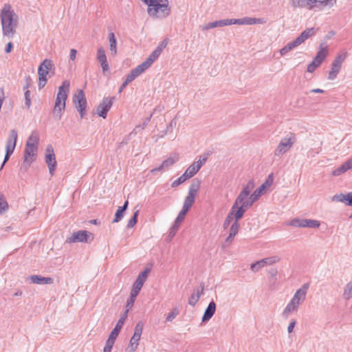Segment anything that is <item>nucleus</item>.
I'll return each mask as SVG.
<instances>
[{"label":"nucleus","instance_id":"obj_23","mask_svg":"<svg viewBox=\"0 0 352 352\" xmlns=\"http://www.w3.org/2000/svg\"><path fill=\"white\" fill-rule=\"evenodd\" d=\"M204 283H201L199 287L195 288L188 298V304L194 307L199 301L200 297L204 294Z\"/></svg>","mask_w":352,"mask_h":352},{"label":"nucleus","instance_id":"obj_33","mask_svg":"<svg viewBox=\"0 0 352 352\" xmlns=\"http://www.w3.org/2000/svg\"><path fill=\"white\" fill-rule=\"evenodd\" d=\"M200 187V182L197 179H193L189 188L188 195L186 198H195Z\"/></svg>","mask_w":352,"mask_h":352},{"label":"nucleus","instance_id":"obj_28","mask_svg":"<svg viewBox=\"0 0 352 352\" xmlns=\"http://www.w3.org/2000/svg\"><path fill=\"white\" fill-rule=\"evenodd\" d=\"M254 188V183L253 180L249 181L247 184L243 188L237 198H249L250 193Z\"/></svg>","mask_w":352,"mask_h":352},{"label":"nucleus","instance_id":"obj_7","mask_svg":"<svg viewBox=\"0 0 352 352\" xmlns=\"http://www.w3.org/2000/svg\"><path fill=\"white\" fill-rule=\"evenodd\" d=\"M152 59L150 58L148 60H144L142 63L138 65L136 67L133 69L130 74L127 75L124 81L121 85L119 89V93L122 92V90L132 81H133L137 77L144 72L148 68L151 66Z\"/></svg>","mask_w":352,"mask_h":352},{"label":"nucleus","instance_id":"obj_62","mask_svg":"<svg viewBox=\"0 0 352 352\" xmlns=\"http://www.w3.org/2000/svg\"><path fill=\"white\" fill-rule=\"evenodd\" d=\"M140 293V291L135 289L133 288H131L130 296L132 297V298H136L138 294Z\"/></svg>","mask_w":352,"mask_h":352},{"label":"nucleus","instance_id":"obj_18","mask_svg":"<svg viewBox=\"0 0 352 352\" xmlns=\"http://www.w3.org/2000/svg\"><path fill=\"white\" fill-rule=\"evenodd\" d=\"M230 25H254L263 24L265 23V20L262 18L244 17L242 19H230Z\"/></svg>","mask_w":352,"mask_h":352},{"label":"nucleus","instance_id":"obj_30","mask_svg":"<svg viewBox=\"0 0 352 352\" xmlns=\"http://www.w3.org/2000/svg\"><path fill=\"white\" fill-rule=\"evenodd\" d=\"M167 43L166 41H163L160 46H158L145 60H148L150 58L152 59L151 65L158 58L162 53V50L166 47Z\"/></svg>","mask_w":352,"mask_h":352},{"label":"nucleus","instance_id":"obj_35","mask_svg":"<svg viewBox=\"0 0 352 352\" xmlns=\"http://www.w3.org/2000/svg\"><path fill=\"white\" fill-rule=\"evenodd\" d=\"M128 204H129V202L128 201L126 200L123 206H120L116 212V214H115V218L113 220V223H117V222H119L122 218L123 217V214H124V212L126 210V209L127 208V206H128Z\"/></svg>","mask_w":352,"mask_h":352},{"label":"nucleus","instance_id":"obj_6","mask_svg":"<svg viewBox=\"0 0 352 352\" xmlns=\"http://www.w3.org/2000/svg\"><path fill=\"white\" fill-rule=\"evenodd\" d=\"M314 34L315 30L314 28L306 29L295 40L280 50V55L285 56L287 52L299 46Z\"/></svg>","mask_w":352,"mask_h":352},{"label":"nucleus","instance_id":"obj_19","mask_svg":"<svg viewBox=\"0 0 352 352\" xmlns=\"http://www.w3.org/2000/svg\"><path fill=\"white\" fill-rule=\"evenodd\" d=\"M54 69V65L52 60L45 58L39 65L38 69V76H41V78L44 79L47 75Z\"/></svg>","mask_w":352,"mask_h":352},{"label":"nucleus","instance_id":"obj_42","mask_svg":"<svg viewBox=\"0 0 352 352\" xmlns=\"http://www.w3.org/2000/svg\"><path fill=\"white\" fill-rule=\"evenodd\" d=\"M139 345V341L131 337L129 344L126 349V352H135Z\"/></svg>","mask_w":352,"mask_h":352},{"label":"nucleus","instance_id":"obj_49","mask_svg":"<svg viewBox=\"0 0 352 352\" xmlns=\"http://www.w3.org/2000/svg\"><path fill=\"white\" fill-rule=\"evenodd\" d=\"M30 95L31 93L29 90L25 91V105L28 109H30L32 104Z\"/></svg>","mask_w":352,"mask_h":352},{"label":"nucleus","instance_id":"obj_47","mask_svg":"<svg viewBox=\"0 0 352 352\" xmlns=\"http://www.w3.org/2000/svg\"><path fill=\"white\" fill-rule=\"evenodd\" d=\"M187 179H188V177L183 173L182 175L173 182L171 186L173 188H175L186 182Z\"/></svg>","mask_w":352,"mask_h":352},{"label":"nucleus","instance_id":"obj_54","mask_svg":"<svg viewBox=\"0 0 352 352\" xmlns=\"http://www.w3.org/2000/svg\"><path fill=\"white\" fill-rule=\"evenodd\" d=\"M32 79L30 76H27L25 78V85L23 86V90H28V89L32 85Z\"/></svg>","mask_w":352,"mask_h":352},{"label":"nucleus","instance_id":"obj_50","mask_svg":"<svg viewBox=\"0 0 352 352\" xmlns=\"http://www.w3.org/2000/svg\"><path fill=\"white\" fill-rule=\"evenodd\" d=\"M8 209V204L6 199H0V214H3Z\"/></svg>","mask_w":352,"mask_h":352},{"label":"nucleus","instance_id":"obj_44","mask_svg":"<svg viewBox=\"0 0 352 352\" xmlns=\"http://www.w3.org/2000/svg\"><path fill=\"white\" fill-rule=\"evenodd\" d=\"M320 225V223L318 220L305 219V228H317Z\"/></svg>","mask_w":352,"mask_h":352},{"label":"nucleus","instance_id":"obj_51","mask_svg":"<svg viewBox=\"0 0 352 352\" xmlns=\"http://www.w3.org/2000/svg\"><path fill=\"white\" fill-rule=\"evenodd\" d=\"M320 65L318 64L317 62H315L314 60H312L307 66V72L312 73L316 70V69L319 67Z\"/></svg>","mask_w":352,"mask_h":352},{"label":"nucleus","instance_id":"obj_36","mask_svg":"<svg viewBox=\"0 0 352 352\" xmlns=\"http://www.w3.org/2000/svg\"><path fill=\"white\" fill-rule=\"evenodd\" d=\"M328 54V50L327 48L320 47V50L318 52L317 55L314 58L315 62H317L318 64H321L322 61L326 58Z\"/></svg>","mask_w":352,"mask_h":352},{"label":"nucleus","instance_id":"obj_59","mask_svg":"<svg viewBox=\"0 0 352 352\" xmlns=\"http://www.w3.org/2000/svg\"><path fill=\"white\" fill-rule=\"evenodd\" d=\"M186 214H184V212H180L179 214L177 215L176 219L175 221L181 224V223L183 221V220L185 218Z\"/></svg>","mask_w":352,"mask_h":352},{"label":"nucleus","instance_id":"obj_55","mask_svg":"<svg viewBox=\"0 0 352 352\" xmlns=\"http://www.w3.org/2000/svg\"><path fill=\"white\" fill-rule=\"evenodd\" d=\"M332 198H352V192L344 194L340 193L336 194L332 197Z\"/></svg>","mask_w":352,"mask_h":352},{"label":"nucleus","instance_id":"obj_52","mask_svg":"<svg viewBox=\"0 0 352 352\" xmlns=\"http://www.w3.org/2000/svg\"><path fill=\"white\" fill-rule=\"evenodd\" d=\"M138 211L137 210L134 214L131 219L127 223L128 228H132L135 226L137 222V217H138Z\"/></svg>","mask_w":352,"mask_h":352},{"label":"nucleus","instance_id":"obj_15","mask_svg":"<svg viewBox=\"0 0 352 352\" xmlns=\"http://www.w3.org/2000/svg\"><path fill=\"white\" fill-rule=\"evenodd\" d=\"M273 182V174H270L265 181L251 194L249 198H259L264 195L272 185Z\"/></svg>","mask_w":352,"mask_h":352},{"label":"nucleus","instance_id":"obj_24","mask_svg":"<svg viewBox=\"0 0 352 352\" xmlns=\"http://www.w3.org/2000/svg\"><path fill=\"white\" fill-rule=\"evenodd\" d=\"M27 279L30 280L31 283L37 285H51L54 283V280L51 277H43L40 275H32Z\"/></svg>","mask_w":352,"mask_h":352},{"label":"nucleus","instance_id":"obj_3","mask_svg":"<svg viewBox=\"0 0 352 352\" xmlns=\"http://www.w3.org/2000/svg\"><path fill=\"white\" fill-rule=\"evenodd\" d=\"M255 200L256 199H236L223 222V228L226 229L233 219L239 221V220L243 217L245 212L252 206Z\"/></svg>","mask_w":352,"mask_h":352},{"label":"nucleus","instance_id":"obj_45","mask_svg":"<svg viewBox=\"0 0 352 352\" xmlns=\"http://www.w3.org/2000/svg\"><path fill=\"white\" fill-rule=\"evenodd\" d=\"M128 313H129V309H126V311L124 312L122 316L120 318V319L118 320V321L117 322V323L116 324V327H117L120 329H122V326L124 323V321L127 318Z\"/></svg>","mask_w":352,"mask_h":352},{"label":"nucleus","instance_id":"obj_4","mask_svg":"<svg viewBox=\"0 0 352 352\" xmlns=\"http://www.w3.org/2000/svg\"><path fill=\"white\" fill-rule=\"evenodd\" d=\"M147 6V14L153 19H164L170 14L168 0H141Z\"/></svg>","mask_w":352,"mask_h":352},{"label":"nucleus","instance_id":"obj_46","mask_svg":"<svg viewBox=\"0 0 352 352\" xmlns=\"http://www.w3.org/2000/svg\"><path fill=\"white\" fill-rule=\"evenodd\" d=\"M179 311L177 308H173L172 311L166 316V321L172 322L179 314Z\"/></svg>","mask_w":352,"mask_h":352},{"label":"nucleus","instance_id":"obj_60","mask_svg":"<svg viewBox=\"0 0 352 352\" xmlns=\"http://www.w3.org/2000/svg\"><path fill=\"white\" fill-rule=\"evenodd\" d=\"M186 214H184V212H180L179 214L177 215L176 219L175 221L181 224V223L183 221V220L185 218Z\"/></svg>","mask_w":352,"mask_h":352},{"label":"nucleus","instance_id":"obj_37","mask_svg":"<svg viewBox=\"0 0 352 352\" xmlns=\"http://www.w3.org/2000/svg\"><path fill=\"white\" fill-rule=\"evenodd\" d=\"M261 261L263 267H265V265H272L278 263L280 261V258L278 256H272L263 258Z\"/></svg>","mask_w":352,"mask_h":352},{"label":"nucleus","instance_id":"obj_12","mask_svg":"<svg viewBox=\"0 0 352 352\" xmlns=\"http://www.w3.org/2000/svg\"><path fill=\"white\" fill-rule=\"evenodd\" d=\"M73 102L80 116V118H83L85 114L87 107V100L85 98L84 91L82 89H78L74 95Z\"/></svg>","mask_w":352,"mask_h":352},{"label":"nucleus","instance_id":"obj_9","mask_svg":"<svg viewBox=\"0 0 352 352\" xmlns=\"http://www.w3.org/2000/svg\"><path fill=\"white\" fill-rule=\"evenodd\" d=\"M18 140V133L16 129H11L9 132L8 137L6 144V154L3 162L1 166V169L3 168L5 164L9 160L11 155L14 153L16 146Z\"/></svg>","mask_w":352,"mask_h":352},{"label":"nucleus","instance_id":"obj_5","mask_svg":"<svg viewBox=\"0 0 352 352\" xmlns=\"http://www.w3.org/2000/svg\"><path fill=\"white\" fill-rule=\"evenodd\" d=\"M69 85L70 83L68 80H64L62 85L58 87V91L53 110L54 113L58 119H60L62 116L61 111L65 108V102L69 91Z\"/></svg>","mask_w":352,"mask_h":352},{"label":"nucleus","instance_id":"obj_64","mask_svg":"<svg viewBox=\"0 0 352 352\" xmlns=\"http://www.w3.org/2000/svg\"><path fill=\"white\" fill-rule=\"evenodd\" d=\"M12 47H13V45L11 42H9L7 45H6V49H5V52L6 53H10L12 50Z\"/></svg>","mask_w":352,"mask_h":352},{"label":"nucleus","instance_id":"obj_34","mask_svg":"<svg viewBox=\"0 0 352 352\" xmlns=\"http://www.w3.org/2000/svg\"><path fill=\"white\" fill-rule=\"evenodd\" d=\"M109 50L112 56L117 54V41L113 32L109 34Z\"/></svg>","mask_w":352,"mask_h":352},{"label":"nucleus","instance_id":"obj_61","mask_svg":"<svg viewBox=\"0 0 352 352\" xmlns=\"http://www.w3.org/2000/svg\"><path fill=\"white\" fill-rule=\"evenodd\" d=\"M135 300V298H132V297L129 296V299L126 301V307L128 309L132 307V306L134 304V302Z\"/></svg>","mask_w":352,"mask_h":352},{"label":"nucleus","instance_id":"obj_14","mask_svg":"<svg viewBox=\"0 0 352 352\" xmlns=\"http://www.w3.org/2000/svg\"><path fill=\"white\" fill-rule=\"evenodd\" d=\"M93 239L92 233L86 230H80L74 232L71 236L67 237L66 241L69 243L76 242L87 243L93 240Z\"/></svg>","mask_w":352,"mask_h":352},{"label":"nucleus","instance_id":"obj_57","mask_svg":"<svg viewBox=\"0 0 352 352\" xmlns=\"http://www.w3.org/2000/svg\"><path fill=\"white\" fill-rule=\"evenodd\" d=\"M296 324V319L293 318V319H292L290 320V322H289V324L288 325V327H287V331H288L289 333H292L293 331L294 328Z\"/></svg>","mask_w":352,"mask_h":352},{"label":"nucleus","instance_id":"obj_27","mask_svg":"<svg viewBox=\"0 0 352 352\" xmlns=\"http://www.w3.org/2000/svg\"><path fill=\"white\" fill-rule=\"evenodd\" d=\"M216 311V304L214 301H211L206 309H205L204 314L202 317V322L209 320L214 314Z\"/></svg>","mask_w":352,"mask_h":352},{"label":"nucleus","instance_id":"obj_32","mask_svg":"<svg viewBox=\"0 0 352 352\" xmlns=\"http://www.w3.org/2000/svg\"><path fill=\"white\" fill-rule=\"evenodd\" d=\"M39 135L36 131H33L28 137L25 145H30L32 147L38 148Z\"/></svg>","mask_w":352,"mask_h":352},{"label":"nucleus","instance_id":"obj_22","mask_svg":"<svg viewBox=\"0 0 352 352\" xmlns=\"http://www.w3.org/2000/svg\"><path fill=\"white\" fill-rule=\"evenodd\" d=\"M96 58L100 63L102 72L105 73L109 70V66L107 63V58L105 51L102 47H99L97 50Z\"/></svg>","mask_w":352,"mask_h":352},{"label":"nucleus","instance_id":"obj_39","mask_svg":"<svg viewBox=\"0 0 352 352\" xmlns=\"http://www.w3.org/2000/svg\"><path fill=\"white\" fill-rule=\"evenodd\" d=\"M151 270L149 268H146L143 272L139 274L135 282L143 285L144 282L146 280Z\"/></svg>","mask_w":352,"mask_h":352},{"label":"nucleus","instance_id":"obj_56","mask_svg":"<svg viewBox=\"0 0 352 352\" xmlns=\"http://www.w3.org/2000/svg\"><path fill=\"white\" fill-rule=\"evenodd\" d=\"M38 80H39V82H38V88L39 89H42L43 87H45V85H46L47 83V77H45L44 76V79H42L41 78V76H38Z\"/></svg>","mask_w":352,"mask_h":352},{"label":"nucleus","instance_id":"obj_16","mask_svg":"<svg viewBox=\"0 0 352 352\" xmlns=\"http://www.w3.org/2000/svg\"><path fill=\"white\" fill-rule=\"evenodd\" d=\"M114 100L115 97L104 98L97 107L98 115L102 118H106Z\"/></svg>","mask_w":352,"mask_h":352},{"label":"nucleus","instance_id":"obj_41","mask_svg":"<svg viewBox=\"0 0 352 352\" xmlns=\"http://www.w3.org/2000/svg\"><path fill=\"white\" fill-rule=\"evenodd\" d=\"M305 219L295 218L290 220L287 225L296 228H305Z\"/></svg>","mask_w":352,"mask_h":352},{"label":"nucleus","instance_id":"obj_10","mask_svg":"<svg viewBox=\"0 0 352 352\" xmlns=\"http://www.w3.org/2000/svg\"><path fill=\"white\" fill-rule=\"evenodd\" d=\"M347 55V52L344 50L341 51L336 55L335 59L333 60L331 63V68L329 72V80H333L337 77L338 74H339L341 69L342 63L346 58Z\"/></svg>","mask_w":352,"mask_h":352},{"label":"nucleus","instance_id":"obj_17","mask_svg":"<svg viewBox=\"0 0 352 352\" xmlns=\"http://www.w3.org/2000/svg\"><path fill=\"white\" fill-rule=\"evenodd\" d=\"M38 148L25 145L23 155V165L30 166L36 159Z\"/></svg>","mask_w":352,"mask_h":352},{"label":"nucleus","instance_id":"obj_20","mask_svg":"<svg viewBox=\"0 0 352 352\" xmlns=\"http://www.w3.org/2000/svg\"><path fill=\"white\" fill-rule=\"evenodd\" d=\"M179 160V157L177 154H173L168 157L167 159L164 160L160 166L157 168H153L151 170V173H155L156 172L167 170L173 166L175 163H176Z\"/></svg>","mask_w":352,"mask_h":352},{"label":"nucleus","instance_id":"obj_1","mask_svg":"<svg viewBox=\"0 0 352 352\" xmlns=\"http://www.w3.org/2000/svg\"><path fill=\"white\" fill-rule=\"evenodd\" d=\"M0 18L3 36L13 37L17 27L18 17L10 5H4L1 11Z\"/></svg>","mask_w":352,"mask_h":352},{"label":"nucleus","instance_id":"obj_53","mask_svg":"<svg viewBox=\"0 0 352 352\" xmlns=\"http://www.w3.org/2000/svg\"><path fill=\"white\" fill-rule=\"evenodd\" d=\"M120 331L121 329L115 327L114 329L110 333L109 338H111L112 340H116Z\"/></svg>","mask_w":352,"mask_h":352},{"label":"nucleus","instance_id":"obj_31","mask_svg":"<svg viewBox=\"0 0 352 352\" xmlns=\"http://www.w3.org/2000/svg\"><path fill=\"white\" fill-rule=\"evenodd\" d=\"M315 2L314 9L322 10L327 6L333 7L336 3V0H315Z\"/></svg>","mask_w":352,"mask_h":352},{"label":"nucleus","instance_id":"obj_48","mask_svg":"<svg viewBox=\"0 0 352 352\" xmlns=\"http://www.w3.org/2000/svg\"><path fill=\"white\" fill-rule=\"evenodd\" d=\"M263 267V265L261 260L252 263L250 265V270L253 272H258Z\"/></svg>","mask_w":352,"mask_h":352},{"label":"nucleus","instance_id":"obj_13","mask_svg":"<svg viewBox=\"0 0 352 352\" xmlns=\"http://www.w3.org/2000/svg\"><path fill=\"white\" fill-rule=\"evenodd\" d=\"M45 161L48 166L50 174L52 176L54 175L55 169L57 166V162L54 151V148L51 144H48L46 147Z\"/></svg>","mask_w":352,"mask_h":352},{"label":"nucleus","instance_id":"obj_63","mask_svg":"<svg viewBox=\"0 0 352 352\" xmlns=\"http://www.w3.org/2000/svg\"><path fill=\"white\" fill-rule=\"evenodd\" d=\"M76 54H77V51L75 49H72L70 50L69 58L72 60H75Z\"/></svg>","mask_w":352,"mask_h":352},{"label":"nucleus","instance_id":"obj_38","mask_svg":"<svg viewBox=\"0 0 352 352\" xmlns=\"http://www.w3.org/2000/svg\"><path fill=\"white\" fill-rule=\"evenodd\" d=\"M143 327V322L142 321H139L135 327L134 333L132 336L133 338L138 340L139 342L140 340L141 336L142 333Z\"/></svg>","mask_w":352,"mask_h":352},{"label":"nucleus","instance_id":"obj_11","mask_svg":"<svg viewBox=\"0 0 352 352\" xmlns=\"http://www.w3.org/2000/svg\"><path fill=\"white\" fill-rule=\"evenodd\" d=\"M208 157V153H205L199 155V160L197 161L194 162L191 165H190L187 168L184 174L188 177V179L192 177L195 175L197 174V173L200 170L202 166L206 163Z\"/></svg>","mask_w":352,"mask_h":352},{"label":"nucleus","instance_id":"obj_58","mask_svg":"<svg viewBox=\"0 0 352 352\" xmlns=\"http://www.w3.org/2000/svg\"><path fill=\"white\" fill-rule=\"evenodd\" d=\"M115 341L116 340H113L111 338H108L107 340L106 341L104 347L112 349Z\"/></svg>","mask_w":352,"mask_h":352},{"label":"nucleus","instance_id":"obj_43","mask_svg":"<svg viewBox=\"0 0 352 352\" xmlns=\"http://www.w3.org/2000/svg\"><path fill=\"white\" fill-rule=\"evenodd\" d=\"M195 199H185V201L184 203L182 209L180 212H184V214H186L187 212L189 211L190 208L194 204Z\"/></svg>","mask_w":352,"mask_h":352},{"label":"nucleus","instance_id":"obj_25","mask_svg":"<svg viewBox=\"0 0 352 352\" xmlns=\"http://www.w3.org/2000/svg\"><path fill=\"white\" fill-rule=\"evenodd\" d=\"M239 228L240 224L239 221H234L230 228L229 235L225 240V243L226 244V245H229L232 243L235 236L239 232Z\"/></svg>","mask_w":352,"mask_h":352},{"label":"nucleus","instance_id":"obj_21","mask_svg":"<svg viewBox=\"0 0 352 352\" xmlns=\"http://www.w3.org/2000/svg\"><path fill=\"white\" fill-rule=\"evenodd\" d=\"M315 0H290V4L294 8H305L309 10L314 9Z\"/></svg>","mask_w":352,"mask_h":352},{"label":"nucleus","instance_id":"obj_26","mask_svg":"<svg viewBox=\"0 0 352 352\" xmlns=\"http://www.w3.org/2000/svg\"><path fill=\"white\" fill-rule=\"evenodd\" d=\"M230 25V19H221L219 21H215L211 23H209L208 24L204 25L201 26V30L203 31L208 30L209 29L215 28L217 27H223L226 25Z\"/></svg>","mask_w":352,"mask_h":352},{"label":"nucleus","instance_id":"obj_40","mask_svg":"<svg viewBox=\"0 0 352 352\" xmlns=\"http://www.w3.org/2000/svg\"><path fill=\"white\" fill-rule=\"evenodd\" d=\"M342 297L344 300L352 298V280L349 281L344 287Z\"/></svg>","mask_w":352,"mask_h":352},{"label":"nucleus","instance_id":"obj_2","mask_svg":"<svg viewBox=\"0 0 352 352\" xmlns=\"http://www.w3.org/2000/svg\"><path fill=\"white\" fill-rule=\"evenodd\" d=\"M309 287V283H305L296 291L292 299L283 310L282 316L284 318L287 319L291 315L298 312L300 305L306 299Z\"/></svg>","mask_w":352,"mask_h":352},{"label":"nucleus","instance_id":"obj_8","mask_svg":"<svg viewBox=\"0 0 352 352\" xmlns=\"http://www.w3.org/2000/svg\"><path fill=\"white\" fill-rule=\"evenodd\" d=\"M296 142V135L293 133H289L285 137L281 138L274 151V155L278 157H282L292 148Z\"/></svg>","mask_w":352,"mask_h":352},{"label":"nucleus","instance_id":"obj_29","mask_svg":"<svg viewBox=\"0 0 352 352\" xmlns=\"http://www.w3.org/2000/svg\"><path fill=\"white\" fill-rule=\"evenodd\" d=\"M351 168H352V163L351 162L350 160H348L347 161L344 162L340 166L336 168L332 172V175L333 176L338 177L344 173L348 170H350Z\"/></svg>","mask_w":352,"mask_h":352}]
</instances>
